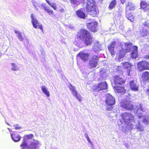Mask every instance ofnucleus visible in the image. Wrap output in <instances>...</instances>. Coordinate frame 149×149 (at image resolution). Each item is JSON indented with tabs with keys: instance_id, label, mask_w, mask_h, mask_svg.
<instances>
[{
	"instance_id": "f257e3e1",
	"label": "nucleus",
	"mask_w": 149,
	"mask_h": 149,
	"mask_svg": "<svg viewBox=\"0 0 149 149\" xmlns=\"http://www.w3.org/2000/svg\"><path fill=\"white\" fill-rule=\"evenodd\" d=\"M81 41L86 45H90L93 41V36L87 30L81 29L77 32L75 39V42H80Z\"/></svg>"
},
{
	"instance_id": "f03ea898",
	"label": "nucleus",
	"mask_w": 149,
	"mask_h": 149,
	"mask_svg": "<svg viewBox=\"0 0 149 149\" xmlns=\"http://www.w3.org/2000/svg\"><path fill=\"white\" fill-rule=\"evenodd\" d=\"M86 12L93 17L96 16L99 13L94 0H86Z\"/></svg>"
},
{
	"instance_id": "7ed1b4c3",
	"label": "nucleus",
	"mask_w": 149,
	"mask_h": 149,
	"mask_svg": "<svg viewBox=\"0 0 149 149\" xmlns=\"http://www.w3.org/2000/svg\"><path fill=\"white\" fill-rule=\"evenodd\" d=\"M105 102L107 105L110 107L106 108V110H112L113 108V106L116 103L115 98L110 94H107L106 96Z\"/></svg>"
},
{
	"instance_id": "20e7f679",
	"label": "nucleus",
	"mask_w": 149,
	"mask_h": 149,
	"mask_svg": "<svg viewBox=\"0 0 149 149\" xmlns=\"http://www.w3.org/2000/svg\"><path fill=\"white\" fill-rule=\"evenodd\" d=\"M121 116L122 120L127 125H128L134 120V116L130 113L125 112L122 113Z\"/></svg>"
},
{
	"instance_id": "39448f33",
	"label": "nucleus",
	"mask_w": 149,
	"mask_h": 149,
	"mask_svg": "<svg viewBox=\"0 0 149 149\" xmlns=\"http://www.w3.org/2000/svg\"><path fill=\"white\" fill-rule=\"evenodd\" d=\"M137 68L139 72L149 70V62L146 60L140 61L137 63Z\"/></svg>"
},
{
	"instance_id": "423d86ee",
	"label": "nucleus",
	"mask_w": 149,
	"mask_h": 149,
	"mask_svg": "<svg viewBox=\"0 0 149 149\" xmlns=\"http://www.w3.org/2000/svg\"><path fill=\"white\" fill-rule=\"evenodd\" d=\"M107 88V84L106 81L102 82L96 85L93 86L92 90L93 92H99L105 90Z\"/></svg>"
},
{
	"instance_id": "0eeeda50",
	"label": "nucleus",
	"mask_w": 149,
	"mask_h": 149,
	"mask_svg": "<svg viewBox=\"0 0 149 149\" xmlns=\"http://www.w3.org/2000/svg\"><path fill=\"white\" fill-rule=\"evenodd\" d=\"M113 78L114 84L116 86L121 85L125 83V79L119 75H115L113 77Z\"/></svg>"
},
{
	"instance_id": "6e6552de",
	"label": "nucleus",
	"mask_w": 149,
	"mask_h": 149,
	"mask_svg": "<svg viewBox=\"0 0 149 149\" xmlns=\"http://www.w3.org/2000/svg\"><path fill=\"white\" fill-rule=\"evenodd\" d=\"M87 28L92 32H95L97 31V22L93 21L86 24Z\"/></svg>"
},
{
	"instance_id": "1a4fd4ad",
	"label": "nucleus",
	"mask_w": 149,
	"mask_h": 149,
	"mask_svg": "<svg viewBox=\"0 0 149 149\" xmlns=\"http://www.w3.org/2000/svg\"><path fill=\"white\" fill-rule=\"evenodd\" d=\"M99 57L97 55L93 56L89 61V64L91 68L96 67L98 63Z\"/></svg>"
},
{
	"instance_id": "9d476101",
	"label": "nucleus",
	"mask_w": 149,
	"mask_h": 149,
	"mask_svg": "<svg viewBox=\"0 0 149 149\" xmlns=\"http://www.w3.org/2000/svg\"><path fill=\"white\" fill-rule=\"evenodd\" d=\"M31 23L32 24L33 27L35 28H38L40 29L42 31H43V29L42 26L40 24L37 20L35 16H34L33 14H31Z\"/></svg>"
},
{
	"instance_id": "9b49d317",
	"label": "nucleus",
	"mask_w": 149,
	"mask_h": 149,
	"mask_svg": "<svg viewBox=\"0 0 149 149\" xmlns=\"http://www.w3.org/2000/svg\"><path fill=\"white\" fill-rule=\"evenodd\" d=\"M120 106L127 110H131L133 109L134 106L130 101H123L120 102Z\"/></svg>"
},
{
	"instance_id": "f8f14e48",
	"label": "nucleus",
	"mask_w": 149,
	"mask_h": 149,
	"mask_svg": "<svg viewBox=\"0 0 149 149\" xmlns=\"http://www.w3.org/2000/svg\"><path fill=\"white\" fill-rule=\"evenodd\" d=\"M90 54L88 53H85L83 51L80 52L77 55V56H79L83 61L86 62L88 61L89 58Z\"/></svg>"
},
{
	"instance_id": "ddd939ff",
	"label": "nucleus",
	"mask_w": 149,
	"mask_h": 149,
	"mask_svg": "<svg viewBox=\"0 0 149 149\" xmlns=\"http://www.w3.org/2000/svg\"><path fill=\"white\" fill-rule=\"evenodd\" d=\"M122 66L124 69L125 70L128 76L130 75V72L131 71V69L132 65L131 63L127 62H125L122 63Z\"/></svg>"
},
{
	"instance_id": "4468645a",
	"label": "nucleus",
	"mask_w": 149,
	"mask_h": 149,
	"mask_svg": "<svg viewBox=\"0 0 149 149\" xmlns=\"http://www.w3.org/2000/svg\"><path fill=\"white\" fill-rule=\"evenodd\" d=\"M69 87L73 95L75 96L76 98L80 102L82 100V97L75 90L74 87L72 85L70 84Z\"/></svg>"
},
{
	"instance_id": "2eb2a0df",
	"label": "nucleus",
	"mask_w": 149,
	"mask_h": 149,
	"mask_svg": "<svg viewBox=\"0 0 149 149\" xmlns=\"http://www.w3.org/2000/svg\"><path fill=\"white\" fill-rule=\"evenodd\" d=\"M116 44V42L115 41H112L110 43L108 47V49L110 52L111 56L113 57L115 55L114 48Z\"/></svg>"
},
{
	"instance_id": "dca6fc26",
	"label": "nucleus",
	"mask_w": 149,
	"mask_h": 149,
	"mask_svg": "<svg viewBox=\"0 0 149 149\" xmlns=\"http://www.w3.org/2000/svg\"><path fill=\"white\" fill-rule=\"evenodd\" d=\"M141 78L143 83H148L149 82V72L148 71H146L143 72Z\"/></svg>"
},
{
	"instance_id": "f3484780",
	"label": "nucleus",
	"mask_w": 149,
	"mask_h": 149,
	"mask_svg": "<svg viewBox=\"0 0 149 149\" xmlns=\"http://www.w3.org/2000/svg\"><path fill=\"white\" fill-rule=\"evenodd\" d=\"M113 89L116 93L124 94L126 92V90L123 86H115L113 87Z\"/></svg>"
},
{
	"instance_id": "a211bd4d",
	"label": "nucleus",
	"mask_w": 149,
	"mask_h": 149,
	"mask_svg": "<svg viewBox=\"0 0 149 149\" xmlns=\"http://www.w3.org/2000/svg\"><path fill=\"white\" fill-rule=\"evenodd\" d=\"M138 47L136 45H134L132 47V50L131 52V57L134 58H136L138 56Z\"/></svg>"
},
{
	"instance_id": "6ab92c4d",
	"label": "nucleus",
	"mask_w": 149,
	"mask_h": 149,
	"mask_svg": "<svg viewBox=\"0 0 149 149\" xmlns=\"http://www.w3.org/2000/svg\"><path fill=\"white\" fill-rule=\"evenodd\" d=\"M130 89L134 91H137L138 90L139 86L132 80L130 82Z\"/></svg>"
},
{
	"instance_id": "aec40b11",
	"label": "nucleus",
	"mask_w": 149,
	"mask_h": 149,
	"mask_svg": "<svg viewBox=\"0 0 149 149\" xmlns=\"http://www.w3.org/2000/svg\"><path fill=\"white\" fill-rule=\"evenodd\" d=\"M140 5L141 8L143 10L144 12L148 10L149 8L148 4L145 1H141L140 2Z\"/></svg>"
},
{
	"instance_id": "412c9836",
	"label": "nucleus",
	"mask_w": 149,
	"mask_h": 149,
	"mask_svg": "<svg viewBox=\"0 0 149 149\" xmlns=\"http://www.w3.org/2000/svg\"><path fill=\"white\" fill-rule=\"evenodd\" d=\"M132 45V43L131 42H126L124 43L125 49L124 50L126 53H127L130 52Z\"/></svg>"
},
{
	"instance_id": "4be33fe9",
	"label": "nucleus",
	"mask_w": 149,
	"mask_h": 149,
	"mask_svg": "<svg viewBox=\"0 0 149 149\" xmlns=\"http://www.w3.org/2000/svg\"><path fill=\"white\" fill-rule=\"evenodd\" d=\"M76 15L79 18L82 19H85L86 14L80 9L77 10L76 11Z\"/></svg>"
},
{
	"instance_id": "5701e85b",
	"label": "nucleus",
	"mask_w": 149,
	"mask_h": 149,
	"mask_svg": "<svg viewBox=\"0 0 149 149\" xmlns=\"http://www.w3.org/2000/svg\"><path fill=\"white\" fill-rule=\"evenodd\" d=\"M135 9V6L131 2H128L126 6V11H132Z\"/></svg>"
},
{
	"instance_id": "b1692460",
	"label": "nucleus",
	"mask_w": 149,
	"mask_h": 149,
	"mask_svg": "<svg viewBox=\"0 0 149 149\" xmlns=\"http://www.w3.org/2000/svg\"><path fill=\"white\" fill-rule=\"evenodd\" d=\"M127 53L123 49H122L120 50L118 53V60L120 61V60L123 58L125 56V54Z\"/></svg>"
},
{
	"instance_id": "393cba45",
	"label": "nucleus",
	"mask_w": 149,
	"mask_h": 149,
	"mask_svg": "<svg viewBox=\"0 0 149 149\" xmlns=\"http://www.w3.org/2000/svg\"><path fill=\"white\" fill-rule=\"evenodd\" d=\"M43 8L45 11L47 12L49 15L53 14V10L51 9L50 7L44 5L43 6Z\"/></svg>"
},
{
	"instance_id": "a878e982",
	"label": "nucleus",
	"mask_w": 149,
	"mask_h": 149,
	"mask_svg": "<svg viewBox=\"0 0 149 149\" xmlns=\"http://www.w3.org/2000/svg\"><path fill=\"white\" fill-rule=\"evenodd\" d=\"M11 136L12 139L15 142L18 141L21 139V137L15 132L12 134Z\"/></svg>"
},
{
	"instance_id": "bb28decb",
	"label": "nucleus",
	"mask_w": 149,
	"mask_h": 149,
	"mask_svg": "<svg viewBox=\"0 0 149 149\" xmlns=\"http://www.w3.org/2000/svg\"><path fill=\"white\" fill-rule=\"evenodd\" d=\"M38 142H33L31 143L29 146V149H38Z\"/></svg>"
},
{
	"instance_id": "cd10ccee",
	"label": "nucleus",
	"mask_w": 149,
	"mask_h": 149,
	"mask_svg": "<svg viewBox=\"0 0 149 149\" xmlns=\"http://www.w3.org/2000/svg\"><path fill=\"white\" fill-rule=\"evenodd\" d=\"M149 32L146 29H145L143 27V29L140 31V34L142 36L144 37L148 36L149 34Z\"/></svg>"
},
{
	"instance_id": "c85d7f7f",
	"label": "nucleus",
	"mask_w": 149,
	"mask_h": 149,
	"mask_svg": "<svg viewBox=\"0 0 149 149\" xmlns=\"http://www.w3.org/2000/svg\"><path fill=\"white\" fill-rule=\"evenodd\" d=\"M126 16L127 18L132 22H133L134 20V17L133 16L132 14L128 12V11L126 12Z\"/></svg>"
},
{
	"instance_id": "c756f323",
	"label": "nucleus",
	"mask_w": 149,
	"mask_h": 149,
	"mask_svg": "<svg viewBox=\"0 0 149 149\" xmlns=\"http://www.w3.org/2000/svg\"><path fill=\"white\" fill-rule=\"evenodd\" d=\"M70 3L72 6L74 7H76L79 5L80 4V2L77 0H69Z\"/></svg>"
},
{
	"instance_id": "7c9ffc66",
	"label": "nucleus",
	"mask_w": 149,
	"mask_h": 149,
	"mask_svg": "<svg viewBox=\"0 0 149 149\" xmlns=\"http://www.w3.org/2000/svg\"><path fill=\"white\" fill-rule=\"evenodd\" d=\"M33 137V135L32 134H30L29 135H25L24 136L23 141L26 142L27 141L31 139Z\"/></svg>"
},
{
	"instance_id": "2f4dec72",
	"label": "nucleus",
	"mask_w": 149,
	"mask_h": 149,
	"mask_svg": "<svg viewBox=\"0 0 149 149\" xmlns=\"http://www.w3.org/2000/svg\"><path fill=\"white\" fill-rule=\"evenodd\" d=\"M116 4V0H112L109 4V9L111 10L113 8L115 7Z\"/></svg>"
},
{
	"instance_id": "473e14b6",
	"label": "nucleus",
	"mask_w": 149,
	"mask_h": 149,
	"mask_svg": "<svg viewBox=\"0 0 149 149\" xmlns=\"http://www.w3.org/2000/svg\"><path fill=\"white\" fill-rule=\"evenodd\" d=\"M41 89L43 92L47 96H49V91H48L45 87V86H42Z\"/></svg>"
},
{
	"instance_id": "72a5a7b5",
	"label": "nucleus",
	"mask_w": 149,
	"mask_h": 149,
	"mask_svg": "<svg viewBox=\"0 0 149 149\" xmlns=\"http://www.w3.org/2000/svg\"><path fill=\"white\" fill-rule=\"evenodd\" d=\"M14 32L16 34H17V37L20 41H22L24 39L22 37L21 33L19 32L17 30H15Z\"/></svg>"
},
{
	"instance_id": "f704fd0d",
	"label": "nucleus",
	"mask_w": 149,
	"mask_h": 149,
	"mask_svg": "<svg viewBox=\"0 0 149 149\" xmlns=\"http://www.w3.org/2000/svg\"><path fill=\"white\" fill-rule=\"evenodd\" d=\"M143 117L142 122L146 124H149V116H145Z\"/></svg>"
},
{
	"instance_id": "c9c22d12",
	"label": "nucleus",
	"mask_w": 149,
	"mask_h": 149,
	"mask_svg": "<svg viewBox=\"0 0 149 149\" xmlns=\"http://www.w3.org/2000/svg\"><path fill=\"white\" fill-rule=\"evenodd\" d=\"M22 147V149H29V147H28L27 142L23 140L22 144L20 145Z\"/></svg>"
},
{
	"instance_id": "e433bc0d",
	"label": "nucleus",
	"mask_w": 149,
	"mask_h": 149,
	"mask_svg": "<svg viewBox=\"0 0 149 149\" xmlns=\"http://www.w3.org/2000/svg\"><path fill=\"white\" fill-rule=\"evenodd\" d=\"M46 2L47 3L52 7L54 10H56L57 7L55 4H52L51 3L50 1L49 0H46Z\"/></svg>"
},
{
	"instance_id": "4c0bfd02",
	"label": "nucleus",
	"mask_w": 149,
	"mask_h": 149,
	"mask_svg": "<svg viewBox=\"0 0 149 149\" xmlns=\"http://www.w3.org/2000/svg\"><path fill=\"white\" fill-rule=\"evenodd\" d=\"M11 64L13 67V68H12V70L14 71L18 70V68L17 67V66L15 65V64L13 63H11Z\"/></svg>"
},
{
	"instance_id": "58836bf2",
	"label": "nucleus",
	"mask_w": 149,
	"mask_h": 149,
	"mask_svg": "<svg viewBox=\"0 0 149 149\" xmlns=\"http://www.w3.org/2000/svg\"><path fill=\"white\" fill-rule=\"evenodd\" d=\"M143 25L144 27H146L149 28V23L147 21H145L143 24Z\"/></svg>"
},
{
	"instance_id": "ea45409f",
	"label": "nucleus",
	"mask_w": 149,
	"mask_h": 149,
	"mask_svg": "<svg viewBox=\"0 0 149 149\" xmlns=\"http://www.w3.org/2000/svg\"><path fill=\"white\" fill-rule=\"evenodd\" d=\"M15 128L16 130H19L22 128V127H20L18 124H15L14 125Z\"/></svg>"
},
{
	"instance_id": "a19ab883",
	"label": "nucleus",
	"mask_w": 149,
	"mask_h": 149,
	"mask_svg": "<svg viewBox=\"0 0 149 149\" xmlns=\"http://www.w3.org/2000/svg\"><path fill=\"white\" fill-rule=\"evenodd\" d=\"M138 109H139L143 111H145V109L143 107V105L141 104H140Z\"/></svg>"
},
{
	"instance_id": "79ce46f5",
	"label": "nucleus",
	"mask_w": 149,
	"mask_h": 149,
	"mask_svg": "<svg viewBox=\"0 0 149 149\" xmlns=\"http://www.w3.org/2000/svg\"><path fill=\"white\" fill-rule=\"evenodd\" d=\"M59 11L60 12L63 13L64 12V10L63 8L61 7H60Z\"/></svg>"
},
{
	"instance_id": "37998d69",
	"label": "nucleus",
	"mask_w": 149,
	"mask_h": 149,
	"mask_svg": "<svg viewBox=\"0 0 149 149\" xmlns=\"http://www.w3.org/2000/svg\"><path fill=\"white\" fill-rule=\"evenodd\" d=\"M144 58L146 59H149V54L145 55Z\"/></svg>"
},
{
	"instance_id": "c03bdc74",
	"label": "nucleus",
	"mask_w": 149,
	"mask_h": 149,
	"mask_svg": "<svg viewBox=\"0 0 149 149\" xmlns=\"http://www.w3.org/2000/svg\"><path fill=\"white\" fill-rule=\"evenodd\" d=\"M86 138L87 139V140H88V141L89 142H91V140H90V139L89 138V137H88V136H86Z\"/></svg>"
},
{
	"instance_id": "a18cd8bd",
	"label": "nucleus",
	"mask_w": 149,
	"mask_h": 149,
	"mask_svg": "<svg viewBox=\"0 0 149 149\" xmlns=\"http://www.w3.org/2000/svg\"><path fill=\"white\" fill-rule=\"evenodd\" d=\"M120 2L122 4H123L125 2V0H120Z\"/></svg>"
},
{
	"instance_id": "49530a36",
	"label": "nucleus",
	"mask_w": 149,
	"mask_h": 149,
	"mask_svg": "<svg viewBox=\"0 0 149 149\" xmlns=\"http://www.w3.org/2000/svg\"><path fill=\"white\" fill-rule=\"evenodd\" d=\"M146 92H147L148 94H149V89H148L146 90Z\"/></svg>"
},
{
	"instance_id": "de8ad7c7",
	"label": "nucleus",
	"mask_w": 149,
	"mask_h": 149,
	"mask_svg": "<svg viewBox=\"0 0 149 149\" xmlns=\"http://www.w3.org/2000/svg\"><path fill=\"white\" fill-rule=\"evenodd\" d=\"M141 116H140L139 117V118H140Z\"/></svg>"
}]
</instances>
